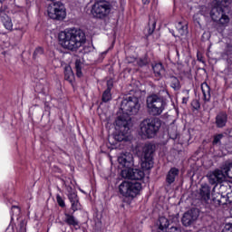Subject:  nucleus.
Segmentation results:
<instances>
[{
    "instance_id": "4be33fe9",
    "label": "nucleus",
    "mask_w": 232,
    "mask_h": 232,
    "mask_svg": "<svg viewBox=\"0 0 232 232\" xmlns=\"http://www.w3.org/2000/svg\"><path fill=\"white\" fill-rule=\"evenodd\" d=\"M152 70L156 75V77H162L164 75L165 70H164V65L162 63H156L155 65L152 66Z\"/></svg>"
},
{
    "instance_id": "6e6552de",
    "label": "nucleus",
    "mask_w": 232,
    "mask_h": 232,
    "mask_svg": "<svg viewBox=\"0 0 232 232\" xmlns=\"http://www.w3.org/2000/svg\"><path fill=\"white\" fill-rule=\"evenodd\" d=\"M47 12L50 19L63 21L66 17V8L62 2H54L50 5Z\"/></svg>"
},
{
    "instance_id": "8fccbe9b",
    "label": "nucleus",
    "mask_w": 232,
    "mask_h": 232,
    "mask_svg": "<svg viewBox=\"0 0 232 232\" xmlns=\"http://www.w3.org/2000/svg\"><path fill=\"white\" fill-rule=\"evenodd\" d=\"M218 204L221 205L222 203L220 202V200H218Z\"/></svg>"
},
{
    "instance_id": "ea45409f",
    "label": "nucleus",
    "mask_w": 232,
    "mask_h": 232,
    "mask_svg": "<svg viewBox=\"0 0 232 232\" xmlns=\"http://www.w3.org/2000/svg\"><path fill=\"white\" fill-rule=\"evenodd\" d=\"M167 232H182V229L179 227H171Z\"/></svg>"
},
{
    "instance_id": "f3484780",
    "label": "nucleus",
    "mask_w": 232,
    "mask_h": 232,
    "mask_svg": "<svg viewBox=\"0 0 232 232\" xmlns=\"http://www.w3.org/2000/svg\"><path fill=\"white\" fill-rule=\"evenodd\" d=\"M199 196L201 198V200H204L205 202H208L209 198H211V187L208 184H202L199 188Z\"/></svg>"
},
{
    "instance_id": "49530a36",
    "label": "nucleus",
    "mask_w": 232,
    "mask_h": 232,
    "mask_svg": "<svg viewBox=\"0 0 232 232\" xmlns=\"http://www.w3.org/2000/svg\"><path fill=\"white\" fill-rule=\"evenodd\" d=\"M186 101H188V99H186V98H183V102H186Z\"/></svg>"
},
{
    "instance_id": "412c9836",
    "label": "nucleus",
    "mask_w": 232,
    "mask_h": 232,
    "mask_svg": "<svg viewBox=\"0 0 232 232\" xmlns=\"http://www.w3.org/2000/svg\"><path fill=\"white\" fill-rule=\"evenodd\" d=\"M201 92L203 93L205 102H209L211 101V87L208 82H203L201 84Z\"/></svg>"
},
{
    "instance_id": "1a4fd4ad",
    "label": "nucleus",
    "mask_w": 232,
    "mask_h": 232,
    "mask_svg": "<svg viewBox=\"0 0 232 232\" xmlns=\"http://www.w3.org/2000/svg\"><path fill=\"white\" fill-rule=\"evenodd\" d=\"M153 153H155V147L151 143H148L143 147V160L141 162V169L148 171L153 168Z\"/></svg>"
},
{
    "instance_id": "c9c22d12",
    "label": "nucleus",
    "mask_w": 232,
    "mask_h": 232,
    "mask_svg": "<svg viewBox=\"0 0 232 232\" xmlns=\"http://www.w3.org/2000/svg\"><path fill=\"white\" fill-rule=\"evenodd\" d=\"M19 232H26V221L22 220L19 224Z\"/></svg>"
},
{
    "instance_id": "4c0bfd02",
    "label": "nucleus",
    "mask_w": 232,
    "mask_h": 232,
    "mask_svg": "<svg viewBox=\"0 0 232 232\" xmlns=\"http://www.w3.org/2000/svg\"><path fill=\"white\" fill-rule=\"evenodd\" d=\"M11 211L12 213H15L16 215H19L21 213V208H19V207L17 206H13L11 208Z\"/></svg>"
},
{
    "instance_id": "de8ad7c7",
    "label": "nucleus",
    "mask_w": 232,
    "mask_h": 232,
    "mask_svg": "<svg viewBox=\"0 0 232 232\" xmlns=\"http://www.w3.org/2000/svg\"><path fill=\"white\" fill-rule=\"evenodd\" d=\"M4 1L3 0H0V5H3Z\"/></svg>"
},
{
    "instance_id": "f257e3e1",
    "label": "nucleus",
    "mask_w": 232,
    "mask_h": 232,
    "mask_svg": "<svg viewBox=\"0 0 232 232\" xmlns=\"http://www.w3.org/2000/svg\"><path fill=\"white\" fill-rule=\"evenodd\" d=\"M58 41L64 50L77 52L86 43V34L81 29H66L59 33Z\"/></svg>"
},
{
    "instance_id": "bb28decb",
    "label": "nucleus",
    "mask_w": 232,
    "mask_h": 232,
    "mask_svg": "<svg viewBox=\"0 0 232 232\" xmlns=\"http://www.w3.org/2000/svg\"><path fill=\"white\" fill-rule=\"evenodd\" d=\"M214 5L217 8H222V10H224V8H227L229 6V0H215Z\"/></svg>"
},
{
    "instance_id": "ddd939ff",
    "label": "nucleus",
    "mask_w": 232,
    "mask_h": 232,
    "mask_svg": "<svg viewBox=\"0 0 232 232\" xmlns=\"http://www.w3.org/2000/svg\"><path fill=\"white\" fill-rule=\"evenodd\" d=\"M208 182L212 186L215 184H220L226 180V174H224V171L220 169H216L213 172H210L208 175Z\"/></svg>"
},
{
    "instance_id": "58836bf2",
    "label": "nucleus",
    "mask_w": 232,
    "mask_h": 232,
    "mask_svg": "<svg viewBox=\"0 0 232 232\" xmlns=\"http://www.w3.org/2000/svg\"><path fill=\"white\" fill-rule=\"evenodd\" d=\"M223 232H232V224H226Z\"/></svg>"
},
{
    "instance_id": "39448f33",
    "label": "nucleus",
    "mask_w": 232,
    "mask_h": 232,
    "mask_svg": "<svg viewBox=\"0 0 232 232\" xmlns=\"http://www.w3.org/2000/svg\"><path fill=\"white\" fill-rule=\"evenodd\" d=\"M121 110L126 115H137L140 110L139 98L136 96H127L121 101Z\"/></svg>"
},
{
    "instance_id": "473e14b6",
    "label": "nucleus",
    "mask_w": 232,
    "mask_h": 232,
    "mask_svg": "<svg viewBox=\"0 0 232 232\" xmlns=\"http://www.w3.org/2000/svg\"><path fill=\"white\" fill-rule=\"evenodd\" d=\"M43 53H44V49L43 47H37L34 53V59L39 57V55H43Z\"/></svg>"
},
{
    "instance_id": "37998d69",
    "label": "nucleus",
    "mask_w": 232,
    "mask_h": 232,
    "mask_svg": "<svg viewBox=\"0 0 232 232\" xmlns=\"http://www.w3.org/2000/svg\"><path fill=\"white\" fill-rule=\"evenodd\" d=\"M143 5H149L150 0H142Z\"/></svg>"
},
{
    "instance_id": "6ab92c4d",
    "label": "nucleus",
    "mask_w": 232,
    "mask_h": 232,
    "mask_svg": "<svg viewBox=\"0 0 232 232\" xmlns=\"http://www.w3.org/2000/svg\"><path fill=\"white\" fill-rule=\"evenodd\" d=\"M113 88V81H107V89L103 92L102 96V102H110L111 101V89Z\"/></svg>"
},
{
    "instance_id": "cd10ccee",
    "label": "nucleus",
    "mask_w": 232,
    "mask_h": 232,
    "mask_svg": "<svg viewBox=\"0 0 232 232\" xmlns=\"http://www.w3.org/2000/svg\"><path fill=\"white\" fill-rule=\"evenodd\" d=\"M225 179L227 177L228 179H232V163L226 164L222 169Z\"/></svg>"
},
{
    "instance_id": "20e7f679",
    "label": "nucleus",
    "mask_w": 232,
    "mask_h": 232,
    "mask_svg": "<svg viewBox=\"0 0 232 232\" xmlns=\"http://www.w3.org/2000/svg\"><path fill=\"white\" fill-rule=\"evenodd\" d=\"M142 189V184L139 181H122L119 186V192L126 198H135Z\"/></svg>"
},
{
    "instance_id": "aec40b11",
    "label": "nucleus",
    "mask_w": 232,
    "mask_h": 232,
    "mask_svg": "<svg viewBox=\"0 0 232 232\" xmlns=\"http://www.w3.org/2000/svg\"><path fill=\"white\" fill-rule=\"evenodd\" d=\"M227 124V114L226 112H219L216 116L217 128H224Z\"/></svg>"
},
{
    "instance_id": "3c124183",
    "label": "nucleus",
    "mask_w": 232,
    "mask_h": 232,
    "mask_svg": "<svg viewBox=\"0 0 232 232\" xmlns=\"http://www.w3.org/2000/svg\"><path fill=\"white\" fill-rule=\"evenodd\" d=\"M164 220H166V222H168V219H164Z\"/></svg>"
},
{
    "instance_id": "b1692460",
    "label": "nucleus",
    "mask_w": 232,
    "mask_h": 232,
    "mask_svg": "<svg viewBox=\"0 0 232 232\" xmlns=\"http://www.w3.org/2000/svg\"><path fill=\"white\" fill-rule=\"evenodd\" d=\"M6 30L12 31L14 28V24L12 23V18L9 17L8 15H5L4 17L0 18Z\"/></svg>"
},
{
    "instance_id": "a18cd8bd",
    "label": "nucleus",
    "mask_w": 232,
    "mask_h": 232,
    "mask_svg": "<svg viewBox=\"0 0 232 232\" xmlns=\"http://www.w3.org/2000/svg\"><path fill=\"white\" fill-rule=\"evenodd\" d=\"M166 95L169 96V92L168 91H165Z\"/></svg>"
},
{
    "instance_id": "a878e982",
    "label": "nucleus",
    "mask_w": 232,
    "mask_h": 232,
    "mask_svg": "<svg viewBox=\"0 0 232 232\" xmlns=\"http://www.w3.org/2000/svg\"><path fill=\"white\" fill-rule=\"evenodd\" d=\"M73 72L72 71V67H65L64 69V79L68 81V82H73Z\"/></svg>"
},
{
    "instance_id": "393cba45",
    "label": "nucleus",
    "mask_w": 232,
    "mask_h": 232,
    "mask_svg": "<svg viewBox=\"0 0 232 232\" xmlns=\"http://www.w3.org/2000/svg\"><path fill=\"white\" fill-rule=\"evenodd\" d=\"M169 82H170V88L175 90V92H179L180 90V81H179V78L176 76H170L169 78Z\"/></svg>"
},
{
    "instance_id": "dca6fc26",
    "label": "nucleus",
    "mask_w": 232,
    "mask_h": 232,
    "mask_svg": "<svg viewBox=\"0 0 232 232\" xmlns=\"http://www.w3.org/2000/svg\"><path fill=\"white\" fill-rule=\"evenodd\" d=\"M180 173V170H179L178 168L172 167L168 171L166 175V183L168 186H171L177 180V177H179V174Z\"/></svg>"
},
{
    "instance_id": "7c9ffc66",
    "label": "nucleus",
    "mask_w": 232,
    "mask_h": 232,
    "mask_svg": "<svg viewBox=\"0 0 232 232\" xmlns=\"http://www.w3.org/2000/svg\"><path fill=\"white\" fill-rule=\"evenodd\" d=\"M56 201L60 208H66V203L64 202V198L61 197L60 194H56Z\"/></svg>"
},
{
    "instance_id": "0eeeda50",
    "label": "nucleus",
    "mask_w": 232,
    "mask_h": 232,
    "mask_svg": "<svg viewBox=\"0 0 232 232\" xmlns=\"http://www.w3.org/2000/svg\"><path fill=\"white\" fill-rule=\"evenodd\" d=\"M111 12V5H110V2L104 0L96 2L92 8V15L98 19H104V17H108Z\"/></svg>"
},
{
    "instance_id": "c03bdc74",
    "label": "nucleus",
    "mask_w": 232,
    "mask_h": 232,
    "mask_svg": "<svg viewBox=\"0 0 232 232\" xmlns=\"http://www.w3.org/2000/svg\"><path fill=\"white\" fill-rule=\"evenodd\" d=\"M198 108H200V104L198 103V102H196V107H195V109H196V110H198Z\"/></svg>"
},
{
    "instance_id": "e433bc0d",
    "label": "nucleus",
    "mask_w": 232,
    "mask_h": 232,
    "mask_svg": "<svg viewBox=\"0 0 232 232\" xmlns=\"http://www.w3.org/2000/svg\"><path fill=\"white\" fill-rule=\"evenodd\" d=\"M156 26H157V23L153 22L151 24V26L149 27V31H148L149 35H151V34H153V32H155Z\"/></svg>"
},
{
    "instance_id": "c756f323",
    "label": "nucleus",
    "mask_w": 232,
    "mask_h": 232,
    "mask_svg": "<svg viewBox=\"0 0 232 232\" xmlns=\"http://www.w3.org/2000/svg\"><path fill=\"white\" fill-rule=\"evenodd\" d=\"M148 63H150V61L148 60V56L146 55L137 60V64H139L140 67L146 66Z\"/></svg>"
},
{
    "instance_id": "a19ab883",
    "label": "nucleus",
    "mask_w": 232,
    "mask_h": 232,
    "mask_svg": "<svg viewBox=\"0 0 232 232\" xmlns=\"http://www.w3.org/2000/svg\"><path fill=\"white\" fill-rule=\"evenodd\" d=\"M169 135H170V139H172L173 140H175V139H177V133L171 134L169 132Z\"/></svg>"
},
{
    "instance_id": "7ed1b4c3",
    "label": "nucleus",
    "mask_w": 232,
    "mask_h": 232,
    "mask_svg": "<svg viewBox=\"0 0 232 232\" xmlns=\"http://www.w3.org/2000/svg\"><path fill=\"white\" fill-rule=\"evenodd\" d=\"M166 100L157 94L147 97L148 112L150 115H152V117L162 115V112L166 110Z\"/></svg>"
},
{
    "instance_id": "a211bd4d",
    "label": "nucleus",
    "mask_w": 232,
    "mask_h": 232,
    "mask_svg": "<svg viewBox=\"0 0 232 232\" xmlns=\"http://www.w3.org/2000/svg\"><path fill=\"white\" fill-rule=\"evenodd\" d=\"M67 197L71 202V209L75 213V211H79V208H81V203H79V196H77V192L67 194Z\"/></svg>"
},
{
    "instance_id": "c85d7f7f",
    "label": "nucleus",
    "mask_w": 232,
    "mask_h": 232,
    "mask_svg": "<svg viewBox=\"0 0 232 232\" xmlns=\"http://www.w3.org/2000/svg\"><path fill=\"white\" fill-rule=\"evenodd\" d=\"M75 70L77 77H82V63L81 60L75 61Z\"/></svg>"
},
{
    "instance_id": "423d86ee",
    "label": "nucleus",
    "mask_w": 232,
    "mask_h": 232,
    "mask_svg": "<svg viewBox=\"0 0 232 232\" xmlns=\"http://www.w3.org/2000/svg\"><path fill=\"white\" fill-rule=\"evenodd\" d=\"M129 133L130 121L119 117L116 121V132L114 134L115 140H117L118 142H122V140H128Z\"/></svg>"
},
{
    "instance_id": "09e8293b",
    "label": "nucleus",
    "mask_w": 232,
    "mask_h": 232,
    "mask_svg": "<svg viewBox=\"0 0 232 232\" xmlns=\"http://www.w3.org/2000/svg\"><path fill=\"white\" fill-rule=\"evenodd\" d=\"M160 229H162V227H164V226L160 225Z\"/></svg>"
},
{
    "instance_id": "72a5a7b5",
    "label": "nucleus",
    "mask_w": 232,
    "mask_h": 232,
    "mask_svg": "<svg viewBox=\"0 0 232 232\" xmlns=\"http://www.w3.org/2000/svg\"><path fill=\"white\" fill-rule=\"evenodd\" d=\"M8 8V6L6 5H1L0 7V19H2L5 15H8L6 14V9Z\"/></svg>"
},
{
    "instance_id": "f03ea898",
    "label": "nucleus",
    "mask_w": 232,
    "mask_h": 232,
    "mask_svg": "<svg viewBox=\"0 0 232 232\" xmlns=\"http://www.w3.org/2000/svg\"><path fill=\"white\" fill-rule=\"evenodd\" d=\"M162 121L156 117L144 119L140 123V133L146 139H155L157 133L160 131Z\"/></svg>"
},
{
    "instance_id": "4468645a",
    "label": "nucleus",
    "mask_w": 232,
    "mask_h": 232,
    "mask_svg": "<svg viewBox=\"0 0 232 232\" xmlns=\"http://www.w3.org/2000/svg\"><path fill=\"white\" fill-rule=\"evenodd\" d=\"M118 162L121 168H127L130 169L133 166V154L130 152L121 153L118 157Z\"/></svg>"
},
{
    "instance_id": "2eb2a0df",
    "label": "nucleus",
    "mask_w": 232,
    "mask_h": 232,
    "mask_svg": "<svg viewBox=\"0 0 232 232\" xmlns=\"http://www.w3.org/2000/svg\"><path fill=\"white\" fill-rule=\"evenodd\" d=\"M63 222L69 226L71 229H75V231L81 228V226L79 225V219H77V218H75V216L72 214L65 212Z\"/></svg>"
},
{
    "instance_id": "f8f14e48",
    "label": "nucleus",
    "mask_w": 232,
    "mask_h": 232,
    "mask_svg": "<svg viewBox=\"0 0 232 232\" xmlns=\"http://www.w3.org/2000/svg\"><path fill=\"white\" fill-rule=\"evenodd\" d=\"M198 218V210L197 209H190L188 212H185L182 218L181 222L185 227H188L195 222Z\"/></svg>"
},
{
    "instance_id": "9b49d317",
    "label": "nucleus",
    "mask_w": 232,
    "mask_h": 232,
    "mask_svg": "<svg viewBox=\"0 0 232 232\" xmlns=\"http://www.w3.org/2000/svg\"><path fill=\"white\" fill-rule=\"evenodd\" d=\"M121 177L130 180H142L144 179V171L139 169H125L121 170Z\"/></svg>"
},
{
    "instance_id": "5701e85b",
    "label": "nucleus",
    "mask_w": 232,
    "mask_h": 232,
    "mask_svg": "<svg viewBox=\"0 0 232 232\" xmlns=\"http://www.w3.org/2000/svg\"><path fill=\"white\" fill-rule=\"evenodd\" d=\"M176 28L179 35H186V34H188V23L186 22H179L176 24Z\"/></svg>"
},
{
    "instance_id": "79ce46f5",
    "label": "nucleus",
    "mask_w": 232,
    "mask_h": 232,
    "mask_svg": "<svg viewBox=\"0 0 232 232\" xmlns=\"http://www.w3.org/2000/svg\"><path fill=\"white\" fill-rule=\"evenodd\" d=\"M198 61H199V63H204V58L198 55Z\"/></svg>"
},
{
    "instance_id": "2f4dec72",
    "label": "nucleus",
    "mask_w": 232,
    "mask_h": 232,
    "mask_svg": "<svg viewBox=\"0 0 232 232\" xmlns=\"http://www.w3.org/2000/svg\"><path fill=\"white\" fill-rule=\"evenodd\" d=\"M224 139V134H217L214 136L212 144L213 146H217V144H220V141Z\"/></svg>"
},
{
    "instance_id": "f704fd0d",
    "label": "nucleus",
    "mask_w": 232,
    "mask_h": 232,
    "mask_svg": "<svg viewBox=\"0 0 232 232\" xmlns=\"http://www.w3.org/2000/svg\"><path fill=\"white\" fill-rule=\"evenodd\" d=\"M62 181H63V186H65V188H66V191L68 192V195H70V194H72V193H75V192L73 191V188H72L71 186H68V185L66 184V180L62 179Z\"/></svg>"
},
{
    "instance_id": "9d476101",
    "label": "nucleus",
    "mask_w": 232,
    "mask_h": 232,
    "mask_svg": "<svg viewBox=\"0 0 232 232\" xmlns=\"http://www.w3.org/2000/svg\"><path fill=\"white\" fill-rule=\"evenodd\" d=\"M210 17L215 23H218L221 26L229 24V16L224 13L221 7L214 6L210 11Z\"/></svg>"
}]
</instances>
